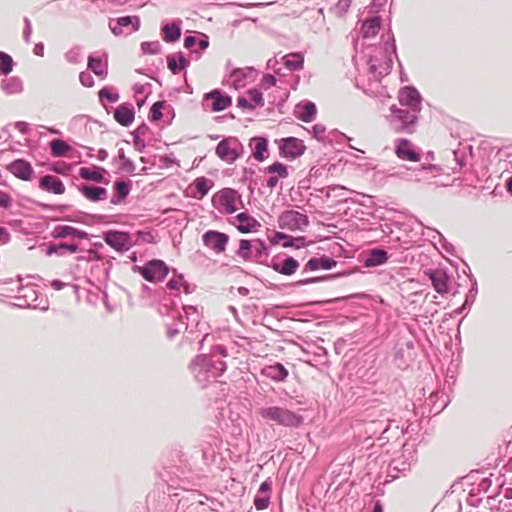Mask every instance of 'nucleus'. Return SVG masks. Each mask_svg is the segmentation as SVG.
Returning a JSON list of instances; mask_svg holds the SVG:
<instances>
[{"label":"nucleus","mask_w":512,"mask_h":512,"mask_svg":"<svg viewBox=\"0 0 512 512\" xmlns=\"http://www.w3.org/2000/svg\"><path fill=\"white\" fill-rule=\"evenodd\" d=\"M226 369L227 365L224 361L213 359L205 354L196 356L190 363L192 374L196 381L202 386H206L207 383L215 381Z\"/></svg>","instance_id":"f257e3e1"},{"label":"nucleus","mask_w":512,"mask_h":512,"mask_svg":"<svg viewBox=\"0 0 512 512\" xmlns=\"http://www.w3.org/2000/svg\"><path fill=\"white\" fill-rule=\"evenodd\" d=\"M260 415L267 421L274 422L277 425L297 428L303 424L304 418L302 415L291 411L284 407L270 406L262 408Z\"/></svg>","instance_id":"f03ea898"},{"label":"nucleus","mask_w":512,"mask_h":512,"mask_svg":"<svg viewBox=\"0 0 512 512\" xmlns=\"http://www.w3.org/2000/svg\"><path fill=\"white\" fill-rule=\"evenodd\" d=\"M391 125L396 133L412 134L417 127L420 112L407 108L391 107Z\"/></svg>","instance_id":"7ed1b4c3"},{"label":"nucleus","mask_w":512,"mask_h":512,"mask_svg":"<svg viewBox=\"0 0 512 512\" xmlns=\"http://www.w3.org/2000/svg\"><path fill=\"white\" fill-rule=\"evenodd\" d=\"M384 47L385 60L380 61L376 56H371L368 61L370 72L378 77L387 75L392 67L391 56L396 53L395 40L393 35L388 34V39L385 41Z\"/></svg>","instance_id":"20e7f679"},{"label":"nucleus","mask_w":512,"mask_h":512,"mask_svg":"<svg viewBox=\"0 0 512 512\" xmlns=\"http://www.w3.org/2000/svg\"><path fill=\"white\" fill-rule=\"evenodd\" d=\"M244 152V147L236 137L221 140L215 149L216 155L226 163L235 162Z\"/></svg>","instance_id":"39448f33"},{"label":"nucleus","mask_w":512,"mask_h":512,"mask_svg":"<svg viewBox=\"0 0 512 512\" xmlns=\"http://www.w3.org/2000/svg\"><path fill=\"white\" fill-rule=\"evenodd\" d=\"M145 280L149 282H161L169 273V267L162 260L154 259L147 262L144 266H135Z\"/></svg>","instance_id":"423d86ee"},{"label":"nucleus","mask_w":512,"mask_h":512,"mask_svg":"<svg viewBox=\"0 0 512 512\" xmlns=\"http://www.w3.org/2000/svg\"><path fill=\"white\" fill-rule=\"evenodd\" d=\"M309 225V218L306 214L296 210H286L278 217V226L281 229L302 230Z\"/></svg>","instance_id":"0eeeda50"},{"label":"nucleus","mask_w":512,"mask_h":512,"mask_svg":"<svg viewBox=\"0 0 512 512\" xmlns=\"http://www.w3.org/2000/svg\"><path fill=\"white\" fill-rule=\"evenodd\" d=\"M139 16H122L116 19H110L109 28L115 36L130 35L140 28Z\"/></svg>","instance_id":"6e6552de"},{"label":"nucleus","mask_w":512,"mask_h":512,"mask_svg":"<svg viewBox=\"0 0 512 512\" xmlns=\"http://www.w3.org/2000/svg\"><path fill=\"white\" fill-rule=\"evenodd\" d=\"M399 103L403 108L414 110V112L421 111L422 97L418 90L413 86H406L399 91Z\"/></svg>","instance_id":"1a4fd4ad"},{"label":"nucleus","mask_w":512,"mask_h":512,"mask_svg":"<svg viewBox=\"0 0 512 512\" xmlns=\"http://www.w3.org/2000/svg\"><path fill=\"white\" fill-rule=\"evenodd\" d=\"M202 241L207 248L220 254L225 251L229 242V236L216 230H208L203 234Z\"/></svg>","instance_id":"9d476101"},{"label":"nucleus","mask_w":512,"mask_h":512,"mask_svg":"<svg viewBox=\"0 0 512 512\" xmlns=\"http://www.w3.org/2000/svg\"><path fill=\"white\" fill-rule=\"evenodd\" d=\"M280 154L285 158L295 159L304 154L306 146L303 141L295 137H287L281 140Z\"/></svg>","instance_id":"9b49d317"},{"label":"nucleus","mask_w":512,"mask_h":512,"mask_svg":"<svg viewBox=\"0 0 512 512\" xmlns=\"http://www.w3.org/2000/svg\"><path fill=\"white\" fill-rule=\"evenodd\" d=\"M232 104V98L223 95L219 90H213L204 95L203 105L213 112L222 111Z\"/></svg>","instance_id":"f8f14e48"},{"label":"nucleus","mask_w":512,"mask_h":512,"mask_svg":"<svg viewBox=\"0 0 512 512\" xmlns=\"http://www.w3.org/2000/svg\"><path fill=\"white\" fill-rule=\"evenodd\" d=\"M266 265L277 273L291 276L297 271L300 264L291 256H285L283 260L280 259V256H274Z\"/></svg>","instance_id":"ddd939ff"},{"label":"nucleus","mask_w":512,"mask_h":512,"mask_svg":"<svg viewBox=\"0 0 512 512\" xmlns=\"http://www.w3.org/2000/svg\"><path fill=\"white\" fill-rule=\"evenodd\" d=\"M104 240L118 252L128 251L132 246L130 235L126 232L108 231L104 233Z\"/></svg>","instance_id":"4468645a"},{"label":"nucleus","mask_w":512,"mask_h":512,"mask_svg":"<svg viewBox=\"0 0 512 512\" xmlns=\"http://www.w3.org/2000/svg\"><path fill=\"white\" fill-rule=\"evenodd\" d=\"M424 274L431 281L437 293L444 295L449 292V276L444 269H428L424 271Z\"/></svg>","instance_id":"2eb2a0df"},{"label":"nucleus","mask_w":512,"mask_h":512,"mask_svg":"<svg viewBox=\"0 0 512 512\" xmlns=\"http://www.w3.org/2000/svg\"><path fill=\"white\" fill-rule=\"evenodd\" d=\"M395 423L396 422L394 420H390L387 417L374 420L366 424V432L371 433L372 435L380 434L379 440L389 441L392 437V426Z\"/></svg>","instance_id":"dca6fc26"},{"label":"nucleus","mask_w":512,"mask_h":512,"mask_svg":"<svg viewBox=\"0 0 512 512\" xmlns=\"http://www.w3.org/2000/svg\"><path fill=\"white\" fill-rule=\"evenodd\" d=\"M414 342L412 340L398 343L395 346L394 362L399 368H405L413 359Z\"/></svg>","instance_id":"f3484780"},{"label":"nucleus","mask_w":512,"mask_h":512,"mask_svg":"<svg viewBox=\"0 0 512 512\" xmlns=\"http://www.w3.org/2000/svg\"><path fill=\"white\" fill-rule=\"evenodd\" d=\"M6 169L18 179L29 181L32 178L33 168L24 159H16L6 166Z\"/></svg>","instance_id":"a211bd4d"},{"label":"nucleus","mask_w":512,"mask_h":512,"mask_svg":"<svg viewBox=\"0 0 512 512\" xmlns=\"http://www.w3.org/2000/svg\"><path fill=\"white\" fill-rule=\"evenodd\" d=\"M261 375L274 382H285L289 376L288 370L281 363L267 365L261 369Z\"/></svg>","instance_id":"6ab92c4d"},{"label":"nucleus","mask_w":512,"mask_h":512,"mask_svg":"<svg viewBox=\"0 0 512 512\" xmlns=\"http://www.w3.org/2000/svg\"><path fill=\"white\" fill-rule=\"evenodd\" d=\"M51 236L54 239H63V238H78V239H87L89 234L84 231L77 229L68 225H57L51 231Z\"/></svg>","instance_id":"aec40b11"},{"label":"nucleus","mask_w":512,"mask_h":512,"mask_svg":"<svg viewBox=\"0 0 512 512\" xmlns=\"http://www.w3.org/2000/svg\"><path fill=\"white\" fill-rule=\"evenodd\" d=\"M398 158L407 161H419L420 155L413 149L412 143L407 139H398L395 147Z\"/></svg>","instance_id":"412c9836"},{"label":"nucleus","mask_w":512,"mask_h":512,"mask_svg":"<svg viewBox=\"0 0 512 512\" xmlns=\"http://www.w3.org/2000/svg\"><path fill=\"white\" fill-rule=\"evenodd\" d=\"M135 118V111L130 103L120 104L114 111V119L124 127L130 126Z\"/></svg>","instance_id":"4be33fe9"},{"label":"nucleus","mask_w":512,"mask_h":512,"mask_svg":"<svg viewBox=\"0 0 512 512\" xmlns=\"http://www.w3.org/2000/svg\"><path fill=\"white\" fill-rule=\"evenodd\" d=\"M78 190L86 199L92 202L103 201L108 197V191L104 187L83 184L78 186Z\"/></svg>","instance_id":"5701e85b"},{"label":"nucleus","mask_w":512,"mask_h":512,"mask_svg":"<svg viewBox=\"0 0 512 512\" xmlns=\"http://www.w3.org/2000/svg\"><path fill=\"white\" fill-rule=\"evenodd\" d=\"M39 187L47 192H52L57 195L64 194L65 192V186L63 182L51 175H45L40 178Z\"/></svg>","instance_id":"b1692460"},{"label":"nucleus","mask_w":512,"mask_h":512,"mask_svg":"<svg viewBox=\"0 0 512 512\" xmlns=\"http://www.w3.org/2000/svg\"><path fill=\"white\" fill-rule=\"evenodd\" d=\"M79 246L76 243H59L49 244L46 246L45 254L47 256L57 255L59 257L66 254H74L78 252Z\"/></svg>","instance_id":"393cba45"},{"label":"nucleus","mask_w":512,"mask_h":512,"mask_svg":"<svg viewBox=\"0 0 512 512\" xmlns=\"http://www.w3.org/2000/svg\"><path fill=\"white\" fill-rule=\"evenodd\" d=\"M336 265H337V261L334 260L333 258H330L327 256H321L320 258L313 257L308 260L303 272L316 271L318 269L330 270V269L334 268Z\"/></svg>","instance_id":"a878e982"},{"label":"nucleus","mask_w":512,"mask_h":512,"mask_svg":"<svg viewBox=\"0 0 512 512\" xmlns=\"http://www.w3.org/2000/svg\"><path fill=\"white\" fill-rule=\"evenodd\" d=\"M425 405L430 407V413L439 414L447 405L446 395L444 392H433L425 400Z\"/></svg>","instance_id":"bb28decb"},{"label":"nucleus","mask_w":512,"mask_h":512,"mask_svg":"<svg viewBox=\"0 0 512 512\" xmlns=\"http://www.w3.org/2000/svg\"><path fill=\"white\" fill-rule=\"evenodd\" d=\"M196 45L199 47L200 51L207 49L209 46L208 36L201 34L200 39H197L195 36H186L184 39L185 48L190 49L192 54H197L196 58L198 59L201 53L194 49Z\"/></svg>","instance_id":"cd10ccee"},{"label":"nucleus","mask_w":512,"mask_h":512,"mask_svg":"<svg viewBox=\"0 0 512 512\" xmlns=\"http://www.w3.org/2000/svg\"><path fill=\"white\" fill-rule=\"evenodd\" d=\"M269 256V247L265 241L260 239L253 240V250L251 261L264 264Z\"/></svg>","instance_id":"c85d7f7f"},{"label":"nucleus","mask_w":512,"mask_h":512,"mask_svg":"<svg viewBox=\"0 0 512 512\" xmlns=\"http://www.w3.org/2000/svg\"><path fill=\"white\" fill-rule=\"evenodd\" d=\"M104 173H106V170L102 167H81L79 169V176L81 178L98 183H107V181L104 179Z\"/></svg>","instance_id":"c756f323"},{"label":"nucleus","mask_w":512,"mask_h":512,"mask_svg":"<svg viewBox=\"0 0 512 512\" xmlns=\"http://www.w3.org/2000/svg\"><path fill=\"white\" fill-rule=\"evenodd\" d=\"M115 195L110 199L111 204H120L130 193L131 185L123 180H116L113 185Z\"/></svg>","instance_id":"7c9ffc66"},{"label":"nucleus","mask_w":512,"mask_h":512,"mask_svg":"<svg viewBox=\"0 0 512 512\" xmlns=\"http://www.w3.org/2000/svg\"><path fill=\"white\" fill-rule=\"evenodd\" d=\"M236 219L240 222L237 229L241 233H249L255 231L257 227H260V223L252 216L245 212H241L236 216Z\"/></svg>","instance_id":"2f4dec72"},{"label":"nucleus","mask_w":512,"mask_h":512,"mask_svg":"<svg viewBox=\"0 0 512 512\" xmlns=\"http://www.w3.org/2000/svg\"><path fill=\"white\" fill-rule=\"evenodd\" d=\"M388 260V253L383 249H372L364 260L365 267H376Z\"/></svg>","instance_id":"473e14b6"},{"label":"nucleus","mask_w":512,"mask_h":512,"mask_svg":"<svg viewBox=\"0 0 512 512\" xmlns=\"http://www.w3.org/2000/svg\"><path fill=\"white\" fill-rule=\"evenodd\" d=\"M235 195L236 191L231 188H226L221 191L220 203L228 214H232L237 211Z\"/></svg>","instance_id":"72a5a7b5"},{"label":"nucleus","mask_w":512,"mask_h":512,"mask_svg":"<svg viewBox=\"0 0 512 512\" xmlns=\"http://www.w3.org/2000/svg\"><path fill=\"white\" fill-rule=\"evenodd\" d=\"M0 87L7 95H13L21 93L23 90V84L20 78L10 77L1 80Z\"/></svg>","instance_id":"f704fd0d"},{"label":"nucleus","mask_w":512,"mask_h":512,"mask_svg":"<svg viewBox=\"0 0 512 512\" xmlns=\"http://www.w3.org/2000/svg\"><path fill=\"white\" fill-rule=\"evenodd\" d=\"M381 19L378 16L367 19L361 26V34L363 38L374 37L380 30Z\"/></svg>","instance_id":"c9c22d12"},{"label":"nucleus","mask_w":512,"mask_h":512,"mask_svg":"<svg viewBox=\"0 0 512 512\" xmlns=\"http://www.w3.org/2000/svg\"><path fill=\"white\" fill-rule=\"evenodd\" d=\"M250 73H251V70L249 68L233 69L229 75V82L235 89L242 88L246 85V80H247L248 74H250Z\"/></svg>","instance_id":"e433bc0d"},{"label":"nucleus","mask_w":512,"mask_h":512,"mask_svg":"<svg viewBox=\"0 0 512 512\" xmlns=\"http://www.w3.org/2000/svg\"><path fill=\"white\" fill-rule=\"evenodd\" d=\"M410 461L404 455L394 458L389 464V473L392 477H398L397 473L405 472L410 469Z\"/></svg>","instance_id":"4c0bfd02"},{"label":"nucleus","mask_w":512,"mask_h":512,"mask_svg":"<svg viewBox=\"0 0 512 512\" xmlns=\"http://www.w3.org/2000/svg\"><path fill=\"white\" fill-rule=\"evenodd\" d=\"M163 40L167 43H173L180 39L181 37V27L180 23L176 24L173 22L172 24H165L162 26Z\"/></svg>","instance_id":"58836bf2"},{"label":"nucleus","mask_w":512,"mask_h":512,"mask_svg":"<svg viewBox=\"0 0 512 512\" xmlns=\"http://www.w3.org/2000/svg\"><path fill=\"white\" fill-rule=\"evenodd\" d=\"M177 57L178 61H176L174 55H169L167 57L168 68L173 74H178L181 70L185 69L190 64V61L183 55V53L179 52Z\"/></svg>","instance_id":"ea45409f"},{"label":"nucleus","mask_w":512,"mask_h":512,"mask_svg":"<svg viewBox=\"0 0 512 512\" xmlns=\"http://www.w3.org/2000/svg\"><path fill=\"white\" fill-rule=\"evenodd\" d=\"M251 142L255 143L253 153L255 159L260 162L264 161L267 158V155L265 154L268 150L267 139L263 137H254L251 139Z\"/></svg>","instance_id":"a19ab883"},{"label":"nucleus","mask_w":512,"mask_h":512,"mask_svg":"<svg viewBox=\"0 0 512 512\" xmlns=\"http://www.w3.org/2000/svg\"><path fill=\"white\" fill-rule=\"evenodd\" d=\"M51 155L53 157H64L71 150L69 144L62 139H54L49 143Z\"/></svg>","instance_id":"79ce46f5"},{"label":"nucleus","mask_w":512,"mask_h":512,"mask_svg":"<svg viewBox=\"0 0 512 512\" xmlns=\"http://www.w3.org/2000/svg\"><path fill=\"white\" fill-rule=\"evenodd\" d=\"M88 68L97 76L105 77L107 75V64L99 57L89 56Z\"/></svg>","instance_id":"37998d69"},{"label":"nucleus","mask_w":512,"mask_h":512,"mask_svg":"<svg viewBox=\"0 0 512 512\" xmlns=\"http://www.w3.org/2000/svg\"><path fill=\"white\" fill-rule=\"evenodd\" d=\"M316 113H317L316 105L313 102H311V101H307L303 105L302 110L298 114L297 117L301 121H303L305 123H309V122L314 120V118L316 116Z\"/></svg>","instance_id":"c03bdc74"},{"label":"nucleus","mask_w":512,"mask_h":512,"mask_svg":"<svg viewBox=\"0 0 512 512\" xmlns=\"http://www.w3.org/2000/svg\"><path fill=\"white\" fill-rule=\"evenodd\" d=\"M118 159L120 160V165L118 169L122 172L133 174L136 170V166L134 162L127 158L124 152V149L120 148L118 150Z\"/></svg>","instance_id":"a18cd8bd"},{"label":"nucleus","mask_w":512,"mask_h":512,"mask_svg":"<svg viewBox=\"0 0 512 512\" xmlns=\"http://www.w3.org/2000/svg\"><path fill=\"white\" fill-rule=\"evenodd\" d=\"M24 292L22 295H19L17 298L22 302L19 304L20 306H33L36 307L33 302L37 299V292L33 287L21 288Z\"/></svg>","instance_id":"49530a36"},{"label":"nucleus","mask_w":512,"mask_h":512,"mask_svg":"<svg viewBox=\"0 0 512 512\" xmlns=\"http://www.w3.org/2000/svg\"><path fill=\"white\" fill-rule=\"evenodd\" d=\"M252 250H253V240L242 239L239 243V249L237 251V255L246 260L251 261L252 259Z\"/></svg>","instance_id":"de8ad7c7"},{"label":"nucleus","mask_w":512,"mask_h":512,"mask_svg":"<svg viewBox=\"0 0 512 512\" xmlns=\"http://www.w3.org/2000/svg\"><path fill=\"white\" fill-rule=\"evenodd\" d=\"M188 323L183 320V315H179L177 323L167 325V337L173 339L176 337L182 329H187Z\"/></svg>","instance_id":"09e8293b"},{"label":"nucleus","mask_w":512,"mask_h":512,"mask_svg":"<svg viewBox=\"0 0 512 512\" xmlns=\"http://www.w3.org/2000/svg\"><path fill=\"white\" fill-rule=\"evenodd\" d=\"M303 63L304 60L299 54H290L284 57L285 66L291 71L302 69Z\"/></svg>","instance_id":"8fccbe9b"},{"label":"nucleus","mask_w":512,"mask_h":512,"mask_svg":"<svg viewBox=\"0 0 512 512\" xmlns=\"http://www.w3.org/2000/svg\"><path fill=\"white\" fill-rule=\"evenodd\" d=\"M13 67L14 61L12 57L9 54L0 51V74L8 75L12 72Z\"/></svg>","instance_id":"3c124183"},{"label":"nucleus","mask_w":512,"mask_h":512,"mask_svg":"<svg viewBox=\"0 0 512 512\" xmlns=\"http://www.w3.org/2000/svg\"><path fill=\"white\" fill-rule=\"evenodd\" d=\"M265 172L269 174H277V177L279 178H287L289 175L287 166L281 162H275L266 167Z\"/></svg>","instance_id":"603ef678"},{"label":"nucleus","mask_w":512,"mask_h":512,"mask_svg":"<svg viewBox=\"0 0 512 512\" xmlns=\"http://www.w3.org/2000/svg\"><path fill=\"white\" fill-rule=\"evenodd\" d=\"M183 311H184L183 320L186 323H188V324L196 323L197 324L199 322L200 315L195 306H184Z\"/></svg>","instance_id":"864d4df0"},{"label":"nucleus","mask_w":512,"mask_h":512,"mask_svg":"<svg viewBox=\"0 0 512 512\" xmlns=\"http://www.w3.org/2000/svg\"><path fill=\"white\" fill-rule=\"evenodd\" d=\"M210 183L211 182L205 177H198L195 179L194 184L197 192L199 193V198H202L208 194L209 190L211 189Z\"/></svg>","instance_id":"5fc2aeb1"},{"label":"nucleus","mask_w":512,"mask_h":512,"mask_svg":"<svg viewBox=\"0 0 512 512\" xmlns=\"http://www.w3.org/2000/svg\"><path fill=\"white\" fill-rule=\"evenodd\" d=\"M141 50L144 54L155 55L161 50V44L159 41L143 42L141 44Z\"/></svg>","instance_id":"6e6d98bb"},{"label":"nucleus","mask_w":512,"mask_h":512,"mask_svg":"<svg viewBox=\"0 0 512 512\" xmlns=\"http://www.w3.org/2000/svg\"><path fill=\"white\" fill-rule=\"evenodd\" d=\"M305 244H306L305 237L299 236V237L295 238V237L288 235V239L285 242H283L282 246L285 248L291 247V248L299 249V248L305 246Z\"/></svg>","instance_id":"4d7b16f0"},{"label":"nucleus","mask_w":512,"mask_h":512,"mask_svg":"<svg viewBox=\"0 0 512 512\" xmlns=\"http://www.w3.org/2000/svg\"><path fill=\"white\" fill-rule=\"evenodd\" d=\"M477 293H478L477 282H476V280H474L472 287L466 294L465 301L463 303V308H470L473 305V303L476 300Z\"/></svg>","instance_id":"13d9d810"},{"label":"nucleus","mask_w":512,"mask_h":512,"mask_svg":"<svg viewBox=\"0 0 512 512\" xmlns=\"http://www.w3.org/2000/svg\"><path fill=\"white\" fill-rule=\"evenodd\" d=\"M165 105V102L164 101H157L155 102L151 109H150V120L151 121H159L163 114H162V109Z\"/></svg>","instance_id":"bf43d9fd"},{"label":"nucleus","mask_w":512,"mask_h":512,"mask_svg":"<svg viewBox=\"0 0 512 512\" xmlns=\"http://www.w3.org/2000/svg\"><path fill=\"white\" fill-rule=\"evenodd\" d=\"M81 49L80 47H72L65 54V59L72 64H77L81 61Z\"/></svg>","instance_id":"052dcab7"},{"label":"nucleus","mask_w":512,"mask_h":512,"mask_svg":"<svg viewBox=\"0 0 512 512\" xmlns=\"http://www.w3.org/2000/svg\"><path fill=\"white\" fill-rule=\"evenodd\" d=\"M271 500V495L257 494L254 498V506L257 510H264L268 508Z\"/></svg>","instance_id":"680f3d73"},{"label":"nucleus","mask_w":512,"mask_h":512,"mask_svg":"<svg viewBox=\"0 0 512 512\" xmlns=\"http://www.w3.org/2000/svg\"><path fill=\"white\" fill-rule=\"evenodd\" d=\"M341 275L342 274H335V275H327V276H324V277H311V278L301 279V280H298L295 283V285L296 286H304V285L316 283V282H319V281H323V280H326V279L336 278V277H339Z\"/></svg>","instance_id":"e2e57ef3"},{"label":"nucleus","mask_w":512,"mask_h":512,"mask_svg":"<svg viewBox=\"0 0 512 512\" xmlns=\"http://www.w3.org/2000/svg\"><path fill=\"white\" fill-rule=\"evenodd\" d=\"M352 3V0H338V2L335 4L333 11L338 16L344 15L348 9L350 8Z\"/></svg>","instance_id":"0e129e2a"},{"label":"nucleus","mask_w":512,"mask_h":512,"mask_svg":"<svg viewBox=\"0 0 512 512\" xmlns=\"http://www.w3.org/2000/svg\"><path fill=\"white\" fill-rule=\"evenodd\" d=\"M99 99H107L110 103H115L119 100V94L118 93H112L108 88L104 87L102 88L99 93Z\"/></svg>","instance_id":"69168bd1"},{"label":"nucleus","mask_w":512,"mask_h":512,"mask_svg":"<svg viewBox=\"0 0 512 512\" xmlns=\"http://www.w3.org/2000/svg\"><path fill=\"white\" fill-rule=\"evenodd\" d=\"M248 95L250 96L251 103L256 106H263L264 100L261 91L258 89H250L248 91Z\"/></svg>","instance_id":"338daca9"},{"label":"nucleus","mask_w":512,"mask_h":512,"mask_svg":"<svg viewBox=\"0 0 512 512\" xmlns=\"http://www.w3.org/2000/svg\"><path fill=\"white\" fill-rule=\"evenodd\" d=\"M272 485H273V481L270 477H268L266 480H264L259 489H258V492L257 494H260V495H271V491H272Z\"/></svg>","instance_id":"774afa93"}]
</instances>
